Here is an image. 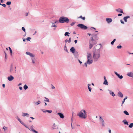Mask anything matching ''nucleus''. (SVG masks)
<instances>
[{"label":"nucleus","instance_id":"nucleus-1","mask_svg":"<svg viewBox=\"0 0 133 133\" xmlns=\"http://www.w3.org/2000/svg\"><path fill=\"white\" fill-rule=\"evenodd\" d=\"M93 58L95 62L97 61L99 58L100 56V50L99 49L96 50L94 49L93 50Z\"/></svg>","mask_w":133,"mask_h":133},{"label":"nucleus","instance_id":"nucleus-2","mask_svg":"<svg viewBox=\"0 0 133 133\" xmlns=\"http://www.w3.org/2000/svg\"><path fill=\"white\" fill-rule=\"evenodd\" d=\"M86 111L85 110H82L80 111L77 114V116L81 118L85 119L86 118Z\"/></svg>","mask_w":133,"mask_h":133},{"label":"nucleus","instance_id":"nucleus-3","mask_svg":"<svg viewBox=\"0 0 133 133\" xmlns=\"http://www.w3.org/2000/svg\"><path fill=\"white\" fill-rule=\"evenodd\" d=\"M69 22V19L66 17L64 16L61 17L59 19V22L61 23H68Z\"/></svg>","mask_w":133,"mask_h":133},{"label":"nucleus","instance_id":"nucleus-4","mask_svg":"<svg viewBox=\"0 0 133 133\" xmlns=\"http://www.w3.org/2000/svg\"><path fill=\"white\" fill-rule=\"evenodd\" d=\"M87 63H88V64L90 65L92 63L93 60L91 54H87Z\"/></svg>","mask_w":133,"mask_h":133},{"label":"nucleus","instance_id":"nucleus-5","mask_svg":"<svg viewBox=\"0 0 133 133\" xmlns=\"http://www.w3.org/2000/svg\"><path fill=\"white\" fill-rule=\"evenodd\" d=\"M77 26L83 29L86 30L88 28V27L87 26L82 24H78Z\"/></svg>","mask_w":133,"mask_h":133},{"label":"nucleus","instance_id":"nucleus-6","mask_svg":"<svg viewBox=\"0 0 133 133\" xmlns=\"http://www.w3.org/2000/svg\"><path fill=\"white\" fill-rule=\"evenodd\" d=\"M94 41V39L92 37L91 39L90 40L89 43H90V45L89 46V48L90 49L93 46V43L92 41Z\"/></svg>","mask_w":133,"mask_h":133},{"label":"nucleus","instance_id":"nucleus-7","mask_svg":"<svg viewBox=\"0 0 133 133\" xmlns=\"http://www.w3.org/2000/svg\"><path fill=\"white\" fill-rule=\"evenodd\" d=\"M16 118L21 124L23 125L26 128H28V127L24 124V123L23 122L21 121V120L18 117H17Z\"/></svg>","mask_w":133,"mask_h":133},{"label":"nucleus","instance_id":"nucleus-8","mask_svg":"<svg viewBox=\"0 0 133 133\" xmlns=\"http://www.w3.org/2000/svg\"><path fill=\"white\" fill-rule=\"evenodd\" d=\"M104 81L103 82V84L104 85H108V83L106 79V78L105 76H104Z\"/></svg>","mask_w":133,"mask_h":133},{"label":"nucleus","instance_id":"nucleus-9","mask_svg":"<svg viewBox=\"0 0 133 133\" xmlns=\"http://www.w3.org/2000/svg\"><path fill=\"white\" fill-rule=\"evenodd\" d=\"M25 53L26 54L29 55L31 57H35V55L34 54L30 52H27Z\"/></svg>","mask_w":133,"mask_h":133},{"label":"nucleus","instance_id":"nucleus-10","mask_svg":"<svg viewBox=\"0 0 133 133\" xmlns=\"http://www.w3.org/2000/svg\"><path fill=\"white\" fill-rule=\"evenodd\" d=\"M114 73L119 79H122L123 78V76L122 75H120L118 74L117 72H115Z\"/></svg>","mask_w":133,"mask_h":133},{"label":"nucleus","instance_id":"nucleus-11","mask_svg":"<svg viewBox=\"0 0 133 133\" xmlns=\"http://www.w3.org/2000/svg\"><path fill=\"white\" fill-rule=\"evenodd\" d=\"M106 20L108 23H110L112 21V19L111 18H106Z\"/></svg>","mask_w":133,"mask_h":133},{"label":"nucleus","instance_id":"nucleus-12","mask_svg":"<svg viewBox=\"0 0 133 133\" xmlns=\"http://www.w3.org/2000/svg\"><path fill=\"white\" fill-rule=\"evenodd\" d=\"M75 57L76 58H78V54L77 51H76L74 53H73Z\"/></svg>","mask_w":133,"mask_h":133},{"label":"nucleus","instance_id":"nucleus-13","mask_svg":"<svg viewBox=\"0 0 133 133\" xmlns=\"http://www.w3.org/2000/svg\"><path fill=\"white\" fill-rule=\"evenodd\" d=\"M14 77L11 75L8 77V79L10 81H12L13 79H14Z\"/></svg>","mask_w":133,"mask_h":133},{"label":"nucleus","instance_id":"nucleus-14","mask_svg":"<svg viewBox=\"0 0 133 133\" xmlns=\"http://www.w3.org/2000/svg\"><path fill=\"white\" fill-rule=\"evenodd\" d=\"M127 75L129 77L133 78V73L132 72H128L127 73Z\"/></svg>","mask_w":133,"mask_h":133},{"label":"nucleus","instance_id":"nucleus-15","mask_svg":"<svg viewBox=\"0 0 133 133\" xmlns=\"http://www.w3.org/2000/svg\"><path fill=\"white\" fill-rule=\"evenodd\" d=\"M57 114L59 115L60 118H63L64 117V116L61 113L58 112Z\"/></svg>","mask_w":133,"mask_h":133},{"label":"nucleus","instance_id":"nucleus-16","mask_svg":"<svg viewBox=\"0 0 133 133\" xmlns=\"http://www.w3.org/2000/svg\"><path fill=\"white\" fill-rule=\"evenodd\" d=\"M52 128L53 129H58V127H57V125H55V123H54Z\"/></svg>","mask_w":133,"mask_h":133},{"label":"nucleus","instance_id":"nucleus-17","mask_svg":"<svg viewBox=\"0 0 133 133\" xmlns=\"http://www.w3.org/2000/svg\"><path fill=\"white\" fill-rule=\"evenodd\" d=\"M70 51L72 53H74V52L76 51L74 47H72L70 49Z\"/></svg>","mask_w":133,"mask_h":133},{"label":"nucleus","instance_id":"nucleus-18","mask_svg":"<svg viewBox=\"0 0 133 133\" xmlns=\"http://www.w3.org/2000/svg\"><path fill=\"white\" fill-rule=\"evenodd\" d=\"M118 96L121 98L123 97V95L122 92L120 91H119L118 93Z\"/></svg>","mask_w":133,"mask_h":133},{"label":"nucleus","instance_id":"nucleus-19","mask_svg":"<svg viewBox=\"0 0 133 133\" xmlns=\"http://www.w3.org/2000/svg\"><path fill=\"white\" fill-rule=\"evenodd\" d=\"M41 103V102L39 100L37 102H34L33 103L35 105H37L40 104Z\"/></svg>","mask_w":133,"mask_h":133},{"label":"nucleus","instance_id":"nucleus-20","mask_svg":"<svg viewBox=\"0 0 133 133\" xmlns=\"http://www.w3.org/2000/svg\"><path fill=\"white\" fill-rule=\"evenodd\" d=\"M116 11L118 12H120L123 14L124 13L123 10L120 8L116 9Z\"/></svg>","mask_w":133,"mask_h":133},{"label":"nucleus","instance_id":"nucleus-21","mask_svg":"<svg viewBox=\"0 0 133 133\" xmlns=\"http://www.w3.org/2000/svg\"><path fill=\"white\" fill-rule=\"evenodd\" d=\"M108 91L109 92V93L110 95H112L113 97H114L115 96V94L111 90H108Z\"/></svg>","mask_w":133,"mask_h":133},{"label":"nucleus","instance_id":"nucleus-22","mask_svg":"<svg viewBox=\"0 0 133 133\" xmlns=\"http://www.w3.org/2000/svg\"><path fill=\"white\" fill-rule=\"evenodd\" d=\"M29 114L26 113H22V116L23 117L26 116L27 117H29Z\"/></svg>","mask_w":133,"mask_h":133},{"label":"nucleus","instance_id":"nucleus-23","mask_svg":"<svg viewBox=\"0 0 133 133\" xmlns=\"http://www.w3.org/2000/svg\"><path fill=\"white\" fill-rule=\"evenodd\" d=\"M130 17L129 16H127L124 17L123 18V19L124 20V21L125 22H127V19L128 18H129Z\"/></svg>","mask_w":133,"mask_h":133},{"label":"nucleus","instance_id":"nucleus-24","mask_svg":"<svg viewBox=\"0 0 133 133\" xmlns=\"http://www.w3.org/2000/svg\"><path fill=\"white\" fill-rule=\"evenodd\" d=\"M99 120H100V122H102V125L104 126V124H103V122H104V121L103 120V119L102 118L101 116H100L99 117Z\"/></svg>","mask_w":133,"mask_h":133},{"label":"nucleus","instance_id":"nucleus-25","mask_svg":"<svg viewBox=\"0 0 133 133\" xmlns=\"http://www.w3.org/2000/svg\"><path fill=\"white\" fill-rule=\"evenodd\" d=\"M122 122L124 124L128 125V122L127 121L126 119H124L122 121Z\"/></svg>","mask_w":133,"mask_h":133},{"label":"nucleus","instance_id":"nucleus-26","mask_svg":"<svg viewBox=\"0 0 133 133\" xmlns=\"http://www.w3.org/2000/svg\"><path fill=\"white\" fill-rule=\"evenodd\" d=\"M32 62L33 64H34L35 63L36 59L35 58H31Z\"/></svg>","mask_w":133,"mask_h":133},{"label":"nucleus","instance_id":"nucleus-27","mask_svg":"<svg viewBox=\"0 0 133 133\" xmlns=\"http://www.w3.org/2000/svg\"><path fill=\"white\" fill-rule=\"evenodd\" d=\"M13 70V67L12 65L11 64L10 68V72H12V71Z\"/></svg>","mask_w":133,"mask_h":133},{"label":"nucleus","instance_id":"nucleus-28","mask_svg":"<svg viewBox=\"0 0 133 133\" xmlns=\"http://www.w3.org/2000/svg\"><path fill=\"white\" fill-rule=\"evenodd\" d=\"M88 86L89 91L90 92H91L92 89L90 87V86H91V84H88Z\"/></svg>","mask_w":133,"mask_h":133},{"label":"nucleus","instance_id":"nucleus-29","mask_svg":"<svg viewBox=\"0 0 133 133\" xmlns=\"http://www.w3.org/2000/svg\"><path fill=\"white\" fill-rule=\"evenodd\" d=\"M127 97L126 96L125 98L123 99V101L122 102V104L121 105V106H122V105L124 103V102L125 101V100L127 99Z\"/></svg>","mask_w":133,"mask_h":133},{"label":"nucleus","instance_id":"nucleus-30","mask_svg":"<svg viewBox=\"0 0 133 133\" xmlns=\"http://www.w3.org/2000/svg\"><path fill=\"white\" fill-rule=\"evenodd\" d=\"M123 113L127 115H129V114L128 112L126 110H125L123 111Z\"/></svg>","mask_w":133,"mask_h":133},{"label":"nucleus","instance_id":"nucleus-31","mask_svg":"<svg viewBox=\"0 0 133 133\" xmlns=\"http://www.w3.org/2000/svg\"><path fill=\"white\" fill-rule=\"evenodd\" d=\"M33 127L34 126L32 125L31 126L30 128H29L28 127V128H28L29 130H30L32 131V130H33Z\"/></svg>","mask_w":133,"mask_h":133},{"label":"nucleus","instance_id":"nucleus-32","mask_svg":"<svg viewBox=\"0 0 133 133\" xmlns=\"http://www.w3.org/2000/svg\"><path fill=\"white\" fill-rule=\"evenodd\" d=\"M78 18H81L83 20H85V17H82V16H81L79 17H78Z\"/></svg>","mask_w":133,"mask_h":133},{"label":"nucleus","instance_id":"nucleus-33","mask_svg":"<svg viewBox=\"0 0 133 133\" xmlns=\"http://www.w3.org/2000/svg\"><path fill=\"white\" fill-rule=\"evenodd\" d=\"M64 50L67 52H68V51L67 49V48L66 45H65L64 47Z\"/></svg>","mask_w":133,"mask_h":133},{"label":"nucleus","instance_id":"nucleus-34","mask_svg":"<svg viewBox=\"0 0 133 133\" xmlns=\"http://www.w3.org/2000/svg\"><path fill=\"white\" fill-rule=\"evenodd\" d=\"M45 99L44 100V101L46 102H49V100L48 98L45 97Z\"/></svg>","mask_w":133,"mask_h":133},{"label":"nucleus","instance_id":"nucleus-35","mask_svg":"<svg viewBox=\"0 0 133 133\" xmlns=\"http://www.w3.org/2000/svg\"><path fill=\"white\" fill-rule=\"evenodd\" d=\"M69 32H66L64 34V35L65 36H69L70 35H69Z\"/></svg>","mask_w":133,"mask_h":133},{"label":"nucleus","instance_id":"nucleus-36","mask_svg":"<svg viewBox=\"0 0 133 133\" xmlns=\"http://www.w3.org/2000/svg\"><path fill=\"white\" fill-rule=\"evenodd\" d=\"M116 39H114L111 42V44L112 45H113L114 42H115V41H116Z\"/></svg>","mask_w":133,"mask_h":133},{"label":"nucleus","instance_id":"nucleus-37","mask_svg":"<svg viewBox=\"0 0 133 133\" xmlns=\"http://www.w3.org/2000/svg\"><path fill=\"white\" fill-rule=\"evenodd\" d=\"M23 87H24V89L25 90H26L28 88V87L27 86V85L26 84H25L24 85Z\"/></svg>","mask_w":133,"mask_h":133},{"label":"nucleus","instance_id":"nucleus-38","mask_svg":"<svg viewBox=\"0 0 133 133\" xmlns=\"http://www.w3.org/2000/svg\"><path fill=\"white\" fill-rule=\"evenodd\" d=\"M133 126V123H130L129 126V127L132 128Z\"/></svg>","mask_w":133,"mask_h":133},{"label":"nucleus","instance_id":"nucleus-39","mask_svg":"<svg viewBox=\"0 0 133 133\" xmlns=\"http://www.w3.org/2000/svg\"><path fill=\"white\" fill-rule=\"evenodd\" d=\"M11 4V2L10 1H8L6 3V4L8 5H10Z\"/></svg>","mask_w":133,"mask_h":133},{"label":"nucleus","instance_id":"nucleus-40","mask_svg":"<svg viewBox=\"0 0 133 133\" xmlns=\"http://www.w3.org/2000/svg\"><path fill=\"white\" fill-rule=\"evenodd\" d=\"M46 112H48L50 113L52 112V111L51 110H46Z\"/></svg>","mask_w":133,"mask_h":133},{"label":"nucleus","instance_id":"nucleus-41","mask_svg":"<svg viewBox=\"0 0 133 133\" xmlns=\"http://www.w3.org/2000/svg\"><path fill=\"white\" fill-rule=\"evenodd\" d=\"M92 43L93 45L95 44H96V41L94 39V41H92Z\"/></svg>","mask_w":133,"mask_h":133},{"label":"nucleus","instance_id":"nucleus-42","mask_svg":"<svg viewBox=\"0 0 133 133\" xmlns=\"http://www.w3.org/2000/svg\"><path fill=\"white\" fill-rule=\"evenodd\" d=\"M122 47V46L121 45H118L117 46V48L118 49H121V48Z\"/></svg>","mask_w":133,"mask_h":133},{"label":"nucleus","instance_id":"nucleus-43","mask_svg":"<svg viewBox=\"0 0 133 133\" xmlns=\"http://www.w3.org/2000/svg\"><path fill=\"white\" fill-rule=\"evenodd\" d=\"M3 129H4V131H5V130H7V129H8L5 126L4 127H3Z\"/></svg>","mask_w":133,"mask_h":133},{"label":"nucleus","instance_id":"nucleus-44","mask_svg":"<svg viewBox=\"0 0 133 133\" xmlns=\"http://www.w3.org/2000/svg\"><path fill=\"white\" fill-rule=\"evenodd\" d=\"M22 29L24 32H25V29L24 27H22Z\"/></svg>","mask_w":133,"mask_h":133},{"label":"nucleus","instance_id":"nucleus-45","mask_svg":"<svg viewBox=\"0 0 133 133\" xmlns=\"http://www.w3.org/2000/svg\"><path fill=\"white\" fill-rule=\"evenodd\" d=\"M32 131L33 132H35V133H38V132L37 131L34 129L33 130H32Z\"/></svg>","mask_w":133,"mask_h":133},{"label":"nucleus","instance_id":"nucleus-46","mask_svg":"<svg viewBox=\"0 0 133 133\" xmlns=\"http://www.w3.org/2000/svg\"><path fill=\"white\" fill-rule=\"evenodd\" d=\"M41 110L43 112H46V110H47L42 109Z\"/></svg>","mask_w":133,"mask_h":133},{"label":"nucleus","instance_id":"nucleus-47","mask_svg":"<svg viewBox=\"0 0 133 133\" xmlns=\"http://www.w3.org/2000/svg\"><path fill=\"white\" fill-rule=\"evenodd\" d=\"M31 38L30 37H28L26 39V40L28 41H30Z\"/></svg>","mask_w":133,"mask_h":133},{"label":"nucleus","instance_id":"nucleus-48","mask_svg":"<svg viewBox=\"0 0 133 133\" xmlns=\"http://www.w3.org/2000/svg\"><path fill=\"white\" fill-rule=\"evenodd\" d=\"M10 50V54H11V55H12V50L11 49V50Z\"/></svg>","mask_w":133,"mask_h":133},{"label":"nucleus","instance_id":"nucleus-49","mask_svg":"<svg viewBox=\"0 0 133 133\" xmlns=\"http://www.w3.org/2000/svg\"><path fill=\"white\" fill-rule=\"evenodd\" d=\"M68 43H70L71 42V38L70 37L69 38V40H68Z\"/></svg>","mask_w":133,"mask_h":133},{"label":"nucleus","instance_id":"nucleus-50","mask_svg":"<svg viewBox=\"0 0 133 133\" xmlns=\"http://www.w3.org/2000/svg\"><path fill=\"white\" fill-rule=\"evenodd\" d=\"M51 27H55V28H56L57 27V26L55 25V24H54L53 25H52L51 26Z\"/></svg>","mask_w":133,"mask_h":133},{"label":"nucleus","instance_id":"nucleus-51","mask_svg":"<svg viewBox=\"0 0 133 133\" xmlns=\"http://www.w3.org/2000/svg\"><path fill=\"white\" fill-rule=\"evenodd\" d=\"M75 24V23L73 22L70 24V25L71 26L74 25Z\"/></svg>","mask_w":133,"mask_h":133},{"label":"nucleus","instance_id":"nucleus-52","mask_svg":"<svg viewBox=\"0 0 133 133\" xmlns=\"http://www.w3.org/2000/svg\"><path fill=\"white\" fill-rule=\"evenodd\" d=\"M87 64H88V63H87V62H86L84 63V65H85V66L86 67H87Z\"/></svg>","mask_w":133,"mask_h":133},{"label":"nucleus","instance_id":"nucleus-53","mask_svg":"<svg viewBox=\"0 0 133 133\" xmlns=\"http://www.w3.org/2000/svg\"><path fill=\"white\" fill-rule=\"evenodd\" d=\"M2 5L4 7H6V4H3Z\"/></svg>","mask_w":133,"mask_h":133},{"label":"nucleus","instance_id":"nucleus-54","mask_svg":"<svg viewBox=\"0 0 133 133\" xmlns=\"http://www.w3.org/2000/svg\"><path fill=\"white\" fill-rule=\"evenodd\" d=\"M120 21L121 23L122 24H124V22L123 21H122V20H120Z\"/></svg>","mask_w":133,"mask_h":133},{"label":"nucleus","instance_id":"nucleus-55","mask_svg":"<svg viewBox=\"0 0 133 133\" xmlns=\"http://www.w3.org/2000/svg\"><path fill=\"white\" fill-rule=\"evenodd\" d=\"M51 88L52 89H55V88L52 85Z\"/></svg>","mask_w":133,"mask_h":133},{"label":"nucleus","instance_id":"nucleus-56","mask_svg":"<svg viewBox=\"0 0 133 133\" xmlns=\"http://www.w3.org/2000/svg\"><path fill=\"white\" fill-rule=\"evenodd\" d=\"M122 15V14H118V16H121Z\"/></svg>","mask_w":133,"mask_h":133},{"label":"nucleus","instance_id":"nucleus-57","mask_svg":"<svg viewBox=\"0 0 133 133\" xmlns=\"http://www.w3.org/2000/svg\"><path fill=\"white\" fill-rule=\"evenodd\" d=\"M74 42H75V43L76 44L77 43V41L76 40H75L74 41Z\"/></svg>","mask_w":133,"mask_h":133},{"label":"nucleus","instance_id":"nucleus-58","mask_svg":"<svg viewBox=\"0 0 133 133\" xmlns=\"http://www.w3.org/2000/svg\"><path fill=\"white\" fill-rule=\"evenodd\" d=\"M65 42L66 43L67 42H68V40L67 39H66L65 40Z\"/></svg>","mask_w":133,"mask_h":133},{"label":"nucleus","instance_id":"nucleus-59","mask_svg":"<svg viewBox=\"0 0 133 133\" xmlns=\"http://www.w3.org/2000/svg\"><path fill=\"white\" fill-rule=\"evenodd\" d=\"M78 61L80 63V64H81L82 63V62L79 59H78Z\"/></svg>","mask_w":133,"mask_h":133},{"label":"nucleus","instance_id":"nucleus-60","mask_svg":"<svg viewBox=\"0 0 133 133\" xmlns=\"http://www.w3.org/2000/svg\"><path fill=\"white\" fill-rule=\"evenodd\" d=\"M57 22H58L57 21H55L54 23H53V24L56 23Z\"/></svg>","mask_w":133,"mask_h":133},{"label":"nucleus","instance_id":"nucleus-61","mask_svg":"<svg viewBox=\"0 0 133 133\" xmlns=\"http://www.w3.org/2000/svg\"><path fill=\"white\" fill-rule=\"evenodd\" d=\"M19 89L20 90H22V87H19Z\"/></svg>","mask_w":133,"mask_h":133},{"label":"nucleus","instance_id":"nucleus-62","mask_svg":"<svg viewBox=\"0 0 133 133\" xmlns=\"http://www.w3.org/2000/svg\"><path fill=\"white\" fill-rule=\"evenodd\" d=\"M91 29H94V30H96V28H95L92 27H91Z\"/></svg>","mask_w":133,"mask_h":133},{"label":"nucleus","instance_id":"nucleus-63","mask_svg":"<svg viewBox=\"0 0 133 133\" xmlns=\"http://www.w3.org/2000/svg\"><path fill=\"white\" fill-rule=\"evenodd\" d=\"M30 118H31L32 119H35V118L32 117H30Z\"/></svg>","mask_w":133,"mask_h":133},{"label":"nucleus","instance_id":"nucleus-64","mask_svg":"<svg viewBox=\"0 0 133 133\" xmlns=\"http://www.w3.org/2000/svg\"><path fill=\"white\" fill-rule=\"evenodd\" d=\"M2 86H3V87L4 88L5 87V84H3Z\"/></svg>","mask_w":133,"mask_h":133}]
</instances>
